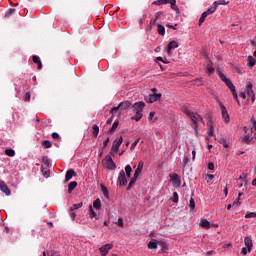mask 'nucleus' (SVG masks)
<instances>
[{
    "mask_svg": "<svg viewBox=\"0 0 256 256\" xmlns=\"http://www.w3.org/2000/svg\"><path fill=\"white\" fill-rule=\"evenodd\" d=\"M93 207H94V209H97V210H99V209H101V199H96L94 202H93Z\"/></svg>",
    "mask_w": 256,
    "mask_h": 256,
    "instance_id": "40",
    "label": "nucleus"
},
{
    "mask_svg": "<svg viewBox=\"0 0 256 256\" xmlns=\"http://www.w3.org/2000/svg\"><path fill=\"white\" fill-rule=\"evenodd\" d=\"M201 227H203L204 229H209L211 227V222H209V220L207 219H202Z\"/></svg>",
    "mask_w": 256,
    "mask_h": 256,
    "instance_id": "30",
    "label": "nucleus"
},
{
    "mask_svg": "<svg viewBox=\"0 0 256 256\" xmlns=\"http://www.w3.org/2000/svg\"><path fill=\"white\" fill-rule=\"evenodd\" d=\"M230 91L232 92L233 97H237V90L234 88L230 89Z\"/></svg>",
    "mask_w": 256,
    "mask_h": 256,
    "instance_id": "61",
    "label": "nucleus"
},
{
    "mask_svg": "<svg viewBox=\"0 0 256 256\" xmlns=\"http://www.w3.org/2000/svg\"><path fill=\"white\" fill-rule=\"evenodd\" d=\"M32 61L38 65V69H43V63L41 62V58H39V56L34 55L32 57Z\"/></svg>",
    "mask_w": 256,
    "mask_h": 256,
    "instance_id": "21",
    "label": "nucleus"
},
{
    "mask_svg": "<svg viewBox=\"0 0 256 256\" xmlns=\"http://www.w3.org/2000/svg\"><path fill=\"white\" fill-rule=\"evenodd\" d=\"M77 187V182L73 181L68 184V193H73V190Z\"/></svg>",
    "mask_w": 256,
    "mask_h": 256,
    "instance_id": "34",
    "label": "nucleus"
},
{
    "mask_svg": "<svg viewBox=\"0 0 256 256\" xmlns=\"http://www.w3.org/2000/svg\"><path fill=\"white\" fill-rule=\"evenodd\" d=\"M117 225L123 227V218H118Z\"/></svg>",
    "mask_w": 256,
    "mask_h": 256,
    "instance_id": "60",
    "label": "nucleus"
},
{
    "mask_svg": "<svg viewBox=\"0 0 256 256\" xmlns=\"http://www.w3.org/2000/svg\"><path fill=\"white\" fill-rule=\"evenodd\" d=\"M119 109L121 110L120 104L116 107H113L111 111H112V113H117V111H119Z\"/></svg>",
    "mask_w": 256,
    "mask_h": 256,
    "instance_id": "58",
    "label": "nucleus"
},
{
    "mask_svg": "<svg viewBox=\"0 0 256 256\" xmlns=\"http://www.w3.org/2000/svg\"><path fill=\"white\" fill-rule=\"evenodd\" d=\"M218 76L220 77L221 81H223V83H225V81H227L229 79L221 71L218 72Z\"/></svg>",
    "mask_w": 256,
    "mask_h": 256,
    "instance_id": "45",
    "label": "nucleus"
},
{
    "mask_svg": "<svg viewBox=\"0 0 256 256\" xmlns=\"http://www.w3.org/2000/svg\"><path fill=\"white\" fill-rule=\"evenodd\" d=\"M122 143H123V136H120L118 140L116 139L113 141V145L110 152L111 155H113V152L117 153L119 151V147H121Z\"/></svg>",
    "mask_w": 256,
    "mask_h": 256,
    "instance_id": "6",
    "label": "nucleus"
},
{
    "mask_svg": "<svg viewBox=\"0 0 256 256\" xmlns=\"http://www.w3.org/2000/svg\"><path fill=\"white\" fill-rule=\"evenodd\" d=\"M207 73H209V75H212V73H215V68L209 66V67L207 68Z\"/></svg>",
    "mask_w": 256,
    "mask_h": 256,
    "instance_id": "56",
    "label": "nucleus"
},
{
    "mask_svg": "<svg viewBox=\"0 0 256 256\" xmlns=\"http://www.w3.org/2000/svg\"><path fill=\"white\" fill-rule=\"evenodd\" d=\"M251 141H253V137H251V135H249V134H246L242 138V143H247V145H251Z\"/></svg>",
    "mask_w": 256,
    "mask_h": 256,
    "instance_id": "26",
    "label": "nucleus"
},
{
    "mask_svg": "<svg viewBox=\"0 0 256 256\" xmlns=\"http://www.w3.org/2000/svg\"><path fill=\"white\" fill-rule=\"evenodd\" d=\"M81 207H83V202L73 204L72 207H70L69 211L70 213H73V211H76V209H81Z\"/></svg>",
    "mask_w": 256,
    "mask_h": 256,
    "instance_id": "33",
    "label": "nucleus"
},
{
    "mask_svg": "<svg viewBox=\"0 0 256 256\" xmlns=\"http://www.w3.org/2000/svg\"><path fill=\"white\" fill-rule=\"evenodd\" d=\"M224 83L230 90L235 88V85H233V82H231L229 79L227 81H225Z\"/></svg>",
    "mask_w": 256,
    "mask_h": 256,
    "instance_id": "47",
    "label": "nucleus"
},
{
    "mask_svg": "<svg viewBox=\"0 0 256 256\" xmlns=\"http://www.w3.org/2000/svg\"><path fill=\"white\" fill-rule=\"evenodd\" d=\"M89 215H90V218L91 219H94V218H96V219H99V218H97V213H95V210L93 209V206H89Z\"/></svg>",
    "mask_w": 256,
    "mask_h": 256,
    "instance_id": "36",
    "label": "nucleus"
},
{
    "mask_svg": "<svg viewBox=\"0 0 256 256\" xmlns=\"http://www.w3.org/2000/svg\"><path fill=\"white\" fill-rule=\"evenodd\" d=\"M208 169H209L210 171H213V170L215 169V164H214L213 162H209V163H208Z\"/></svg>",
    "mask_w": 256,
    "mask_h": 256,
    "instance_id": "57",
    "label": "nucleus"
},
{
    "mask_svg": "<svg viewBox=\"0 0 256 256\" xmlns=\"http://www.w3.org/2000/svg\"><path fill=\"white\" fill-rule=\"evenodd\" d=\"M239 95H240V97H242V99H247L246 92H240Z\"/></svg>",
    "mask_w": 256,
    "mask_h": 256,
    "instance_id": "64",
    "label": "nucleus"
},
{
    "mask_svg": "<svg viewBox=\"0 0 256 256\" xmlns=\"http://www.w3.org/2000/svg\"><path fill=\"white\" fill-rule=\"evenodd\" d=\"M170 179L174 181V183L177 184L178 187H181V178L179 177V174L173 173L169 175Z\"/></svg>",
    "mask_w": 256,
    "mask_h": 256,
    "instance_id": "17",
    "label": "nucleus"
},
{
    "mask_svg": "<svg viewBox=\"0 0 256 256\" xmlns=\"http://www.w3.org/2000/svg\"><path fill=\"white\" fill-rule=\"evenodd\" d=\"M224 83L230 90L235 88V85H233V82H231L229 79L227 81H225Z\"/></svg>",
    "mask_w": 256,
    "mask_h": 256,
    "instance_id": "46",
    "label": "nucleus"
},
{
    "mask_svg": "<svg viewBox=\"0 0 256 256\" xmlns=\"http://www.w3.org/2000/svg\"><path fill=\"white\" fill-rule=\"evenodd\" d=\"M209 127L208 135L209 137H215V126L213 125V121L207 123Z\"/></svg>",
    "mask_w": 256,
    "mask_h": 256,
    "instance_id": "18",
    "label": "nucleus"
},
{
    "mask_svg": "<svg viewBox=\"0 0 256 256\" xmlns=\"http://www.w3.org/2000/svg\"><path fill=\"white\" fill-rule=\"evenodd\" d=\"M152 93L146 97V102L147 103H155L156 101H159L162 97L161 93H157V88H152L151 89Z\"/></svg>",
    "mask_w": 256,
    "mask_h": 256,
    "instance_id": "3",
    "label": "nucleus"
},
{
    "mask_svg": "<svg viewBox=\"0 0 256 256\" xmlns=\"http://www.w3.org/2000/svg\"><path fill=\"white\" fill-rule=\"evenodd\" d=\"M244 244L245 247L248 249V253H251V251L253 250V240L251 239V237L246 236L244 238Z\"/></svg>",
    "mask_w": 256,
    "mask_h": 256,
    "instance_id": "11",
    "label": "nucleus"
},
{
    "mask_svg": "<svg viewBox=\"0 0 256 256\" xmlns=\"http://www.w3.org/2000/svg\"><path fill=\"white\" fill-rule=\"evenodd\" d=\"M152 5H170L171 9L173 11H176V13H179V7H177V0H156L152 2Z\"/></svg>",
    "mask_w": 256,
    "mask_h": 256,
    "instance_id": "2",
    "label": "nucleus"
},
{
    "mask_svg": "<svg viewBox=\"0 0 256 256\" xmlns=\"http://www.w3.org/2000/svg\"><path fill=\"white\" fill-rule=\"evenodd\" d=\"M41 171H42L43 177H45V179H49V177H50L49 167H47L45 165H41Z\"/></svg>",
    "mask_w": 256,
    "mask_h": 256,
    "instance_id": "20",
    "label": "nucleus"
},
{
    "mask_svg": "<svg viewBox=\"0 0 256 256\" xmlns=\"http://www.w3.org/2000/svg\"><path fill=\"white\" fill-rule=\"evenodd\" d=\"M255 65H256L255 58H253V56H248V64H247V66L252 68V67H255Z\"/></svg>",
    "mask_w": 256,
    "mask_h": 256,
    "instance_id": "31",
    "label": "nucleus"
},
{
    "mask_svg": "<svg viewBox=\"0 0 256 256\" xmlns=\"http://www.w3.org/2000/svg\"><path fill=\"white\" fill-rule=\"evenodd\" d=\"M245 93L248 95V97H251V95H255V92L253 91V83H246Z\"/></svg>",
    "mask_w": 256,
    "mask_h": 256,
    "instance_id": "15",
    "label": "nucleus"
},
{
    "mask_svg": "<svg viewBox=\"0 0 256 256\" xmlns=\"http://www.w3.org/2000/svg\"><path fill=\"white\" fill-rule=\"evenodd\" d=\"M143 119V112H135V115L131 117L132 121H141Z\"/></svg>",
    "mask_w": 256,
    "mask_h": 256,
    "instance_id": "24",
    "label": "nucleus"
},
{
    "mask_svg": "<svg viewBox=\"0 0 256 256\" xmlns=\"http://www.w3.org/2000/svg\"><path fill=\"white\" fill-rule=\"evenodd\" d=\"M92 129H93V135L95 136V137H97L98 135H99V125H97V124H95V125H93L92 126Z\"/></svg>",
    "mask_w": 256,
    "mask_h": 256,
    "instance_id": "41",
    "label": "nucleus"
},
{
    "mask_svg": "<svg viewBox=\"0 0 256 256\" xmlns=\"http://www.w3.org/2000/svg\"><path fill=\"white\" fill-rule=\"evenodd\" d=\"M189 209L190 211H193L195 209V199L193 198H190Z\"/></svg>",
    "mask_w": 256,
    "mask_h": 256,
    "instance_id": "44",
    "label": "nucleus"
},
{
    "mask_svg": "<svg viewBox=\"0 0 256 256\" xmlns=\"http://www.w3.org/2000/svg\"><path fill=\"white\" fill-rule=\"evenodd\" d=\"M207 17H209L207 15V13L203 12L200 19H199V26L201 27V25H203V23H205V19H207Z\"/></svg>",
    "mask_w": 256,
    "mask_h": 256,
    "instance_id": "39",
    "label": "nucleus"
},
{
    "mask_svg": "<svg viewBox=\"0 0 256 256\" xmlns=\"http://www.w3.org/2000/svg\"><path fill=\"white\" fill-rule=\"evenodd\" d=\"M159 247H161V251L162 253H167V251H169V247H167V243L160 241L158 242Z\"/></svg>",
    "mask_w": 256,
    "mask_h": 256,
    "instance_id": "22",
    "label": "nucleus"
},
{
    "mask_svg": "<svg viewBox=\"0 0 256 256\" xmlns=\"http://www.w3.org/2000/svg\"><path fill=\"white\" fill-rule=\"evenodd\" d=\"M256 217V213L255 212H248L245 215V219H251V218H255Z\"/></svg>",
    "mask_w": 256,
    "mask_h": 256,
    "instance_id": "48",
    "label": "nucleus"
},
{
    "mask_svg": "<svg viewBox=\"0 0 256 256\" xmlns=\"http://www.w3.org/2000/svg\"><path fill=\"white\" fill-rule=\"evenodd\" d=\"M189 118L191 119V121L194 123V129H197V122L199 121H203V117H201L199 114L192 112V114L189 116Z\"/></svg>",
    "mask_w": 256,
    "mask_h": 256,
    "instance_id": "10",
    "label": "nucleus"
},
{
    "mask_svg": "<svg viewBox=\"0 0 256 256\" xmlns=\"http://www.w3.org/2000/svg\"><path fill=\"white\" fill-rule=\"evenodd\" d=\"M159 62H162V63H169V61H165L163 57L159 56L156 58V63H159Z\"/></svg>",
    "mask_w": 256,
    "mask_h": 256,
    "instance_id": "52",
    "label": "nucleus"
},
{
    "mask_svg": "<svg viewBox=\"0 0 256 256\" xmlns=\"http://www.w3.org/2000/svg\"><path fill=\"white\" fill-rule=\"evenodd\" d=\"M0 191H2V193H5V195H7V197H9V195H11V190L9 189L7 184H5V182H3L1 180H0Z\"/></svg>",
    "mask_w": 256,
    "mask_h": 256,
    "instance_id": "14",
    "label": "nucleus"
},
{
    "mask_svg": "<svg viewBox=\"0 0 256 256\" xmlns=\"http://www.w3.org/2000/svg\"><path fill=\"white\" fill-rule=\"evenodd\" d=\"M131 173H133V168L129 164L125 166V170L119 172L117 181L121 187L127 185L128 179L131 178Z\"/></svg>",
    "mask_w": 256,
    "mask_h": 256,
    "instance_id": "1",
    "label": "nucleus"
},
{
    "mask_svg": "<svg viewBox=\"0 0 256 256\" xmlns=\"http://www.w3.org/2000/svg\"><path fill=\"white\" fill-rule=\"evenodd\" d=\"M132 103H130L129 101H124L120 103V111L121 113H127V111H129V109H131L132 107Z\"/></svg>",
    "mask_w": 256,
    "mask_h": 256,
    "instance_id": "9",
    "label": "nucleus"
},
{
    "mask_svg": "<svg viewBox=\"0 0 256 256\" xmlns=\"http://www.w3.org/2000/svg\"><path fill=\"white\" fill-rule=\"evenodd\" d=\"M233 206L237 205L238 207L241 206V198H238L236 202L232 204Z\"/></svg>",
    "mask_w": 256,
    "mask_h": 256,
    "instance_id": "62",
    "label": "nucleus"
},
{
    "mask_svg": "<svg viewBox=\"0 0 256 256\" xmlns=\"http://www.w3.org/2000/svg\"><path fill=\"white\" fill-rule=\"evenodd\" d=\"M100 189H101L104 197H106V199H109V190L107 189V187L105 185L101 184Z\"/></svg>",
    "mask_w": 256,
    "mask_h": 256,
    "instance_id": "28",
    "label": "nucleus"
},
{
    "mask_svg": "<svg viewBox=\"0 0 256 256\" xmlns=\"http://www.w3.org/2000/svg\"><path fill=\"white\" fill-rule=\"evenodd\" d=\"M148 249H157V242L156 241H150L148 243Z\"/></svg>",
    "mask_w": 256,
    "mask_h": 256,
    "instance_id": "43",
    "label": "nucleus"
},
{
    "mask_svg": "<svg viewBox=\"0 0 256 256\" xmlns=\"http://www.w3.org/2000/svg\"><path fill=\"white\" fill-rule=\"evenodd\" d=\"M220 109L222 113V119H224L225 123H229V112H227V108L223 103H220Z\"/></svg>",
    "mask_w": 256,
    "mask_h": 256,
    "instance_id": "7",
    "label": "nucleus"
},
{
    "mask_svg": "<svg viewBox=\"0 0 256 256\" xmlns=\"http://www.w3.org/2000/svg\"><path fill=\"white\" fill-rule=\"evenodd\" d=\"M135 183H137V178H135V176H133L131 179H130V182L126 188V191H131V189H133V185H135Z\"/></svg>",
    "mask_w": 256,
    "mask_h": 256,
    "instance_id": "23",
    "label": "nucleus"
},
{
    "mask_svg": "<svg viewBox=\"0 0 256 256\" xmlns=\"http://www.w3.org/2000/svg\"><path fill=\"white\" fill-rule=\"evenodd\" d=\"M75 175H77L75 173V170H73V169L68 170L65 175L64 183H68V181H71V179H73V177H75Z\"/></svg>",
    "mask_w": 256,
    "mask_h": 256,
    "instance_id": "16",
    "label": "nucleus"
},
{
    "mask_svg": "<svg viewBox=\"0 0 256 256\" xmlns=\"http://www.w3.org/2000/svg\"><path fill=\"white\" fill-rule=\"evenodd\" d=\"M173 203H179V194L177 192L173 193V199H172Z\"/></svg>",
    "mask_w": 256,
    "mask_h": 256,
    "instance_id": "49",
    "label": "nucleus"
},
{
    "mask_svg": "<svg viewBox=\"0 0 256 256\" xmlns=\"http://www.w3.org/2000/svg\"><path fill=\"white\" fill-rule=\"evenodd\" d=\"M158 34L161 35L162 37H165V26L158 24Z\"/></svg>",
    "mask_w": 256,
    "mask_h": 256,
    "instance_id": "35",
    "label": "nucleus"
},
{
    "mask_svg": "<svg viewBox=\"0 0 256 256\" xmlns=\"http://www.w3.org/2000/svg\"><path fill=\"white\" fill-rule=\"evenodd\" d=\"M238 179L239 181H247V174L242 173V175Z\"/></svg>",
    "mask_w": 256,
    "mask_h": 256,
    "instance_id": "53",
    "label": "nucleus"
},
{
    "mask_svg": "<svg viewBox=\"0 0 256 256\" xmlns=\"http://www.w3.org/2000/svg\"><path fill=\"white\" fill-rule=\"evenodd\" d=\"M42 145L45 149H51L53 147V144L49 140L42 141Z\"/></svg>",
    "mask_w": 256,
    "mask_h": 256,
    "instance_id": "37",
    "label": "nucleus"
},
{
    "mask_svg": "<svg viewBox=\"0 0 256 256\" xmlns=\"http://www.w3.org/2000/svg\"><path fill=\"white\" fill-rule=\"evenodd\" d=\"M214 7H219V5H229V2L225 1V0H218V1H215L214 3Z\"/></svg>",
    "mask_w": 256,
    "mask_h": 256,
    "instance_id": "38",
    "label": "nucleus"
},
{
    "mask_svg": "<svg viewBox=\"0 0 256 256\" xmlns=\"http://www.w3.org/2000/svg\"><path fill=\"white\" fill-rule=\"evenodd\" d=\"M177 47H179V43L177 41L175 40L170 41L167 46L168 55H171V51H173V49H177Z\"/></svg>",
    "mask_w": 256,
    "mask_h": 256,
    "instance_id": "13",
    "label": "nucleus"
},
{
    "mask_svg": "<svg viewBox=\"0 0 256 256\" xmlns=\"http://www.w3.org/2000/svg\"><path fill=\"white\" fill-rule=\"evenodd\" d=\"M111 249H113V244H105L102 247H100V253L102 256H107V254L109 253V251H111Z\"/></svg>",
    "mask_w": 256,
    "mask_h": 256,
    "instance_id": "8",
    "label": "nucleus"
},
{
    "mask_svg": "<svg viewBox=\"0 0 256 256\" xmlns=\"http://www.w3.org/2000/svg\"><path fill=\"white\" fill-rule=\"evenodd\" d=\"M52 139H59V133L57 132L52 133Z\"/></svg>",
    "mask_w": 256,
    "mask_h": 256,
    "instance_id": "63",
    "label": "nucleus"
},
{
    "mask_svg": "<svg viewBox=\"0 0 256 256\" xmlns=\"http://www.w3.org/2000/svg\"><path fill=\"white\" fill-rule=\"evenodd\" d=\"M138 144H139V139L135 140V141L132 143L130 149H132V150L135 149V147H137Z\"/></svg>",
    "mask_w": 256,
    "mask_h": 256,
    "instance_id": "55",
    "label": "nucleus"
},
{
    "mask_svg": "<svg viewBox=\"0 0 256 256\" xmlns=\"http://www.w3.org/2000/svg\"><path fill=\"white\" fill-rule=\"evenodd\" d=\"M247 253H249L248 248H247V247H243V248L241 249V255H247Z\"/></svg>",
    "mask_w": 256,
    "mask_h": 256,
    "instance_id": "54",
    "label": "nucleus"
},
{
    "mask_svg": "<svg viewBox=\"0 0 256 256\" xmlns=\"http://www.w3.org/2000/svg\"><path fill=\"white\" fill-rule=\"evenodd\" d=\"M5 153L8 157H15V150L13 149H6Z\"/></svg>",
    "mask_w": 256,
    "mask_h": 256,
    "instance_id": "42",
    "label": "nucleus"
},
{
    "mask_svg": "<svg viewBox=\"0 0 256 256\" xmlns=\"http://www.w3.org/2000/svg\"><path fill=\"white\" fill-rule=\"evenodd\" d=\"M24 101H31V93L26 92L24 95Z\"/></svg>",
    "mask_w": 256,
    "mask_h": 256,
    "instance_id": "51",
    "label": "nucleus"
},
{
    "mask_svg": "<svg viewBox=\"0 0 256 256\" xmlns=\"http://www.w3.org/2000/svg\"><path fill=\"white\" fill-rule=\"evenodd\" d=\"M217 141H218V143L223 145V147H225V149L229 148V143H227V140L224 137H219L217 139Z\"/></svg>",
    "mask_w": 256,
    "mask_h": 256,
    "instance_id": "27",
    "label": "nucleus"
},
{
    "mask_svg": "<svg viewBox=\"0 0 256 256\" xmlns=\"http://www.w3.org/2000/svg\"><path fill=\"white\" fill-rule=\"evenodd\" d=\"M144 165H145V163L143 161H139L137 169L135 170L133 177H135L136 179H139V175H141Z\"/></svg>",
    "mask_w": 256,
    "mask_h": 256,
    "instance_id": "12",
    "label": "nucleus"
},
{
    "mask_svg": "<svg viewBox=\"0 0 256 256\" xmlns=\"http://www.w3.org/2000/svg\"><path fill=\"white\" fill-rule=\"evenodd\" d=\"M184 113H185V115H187V117H190L192 114H193V112H191V111H189V109H184Z\"/></svg>",
    "mask_w": 256,
    "mask_h": 256,
    "instance_id": "59",
    "label": "nucleus"
},
{
    "mask_svg": "<svg viewBox=\"0 0 256 256\" xmlns=\"http://www.w3.org/2000/svg\"><path fill=\"white\" fill-rule=\"evenodd\" d=\"M143 109H145V102L143 101L136 102L131 106V111L134 113H143Z\"/></svg>",
    "mask_w": 256,
    "mask_h": 256,
    "instance_id": "5",
    "label": "nucleus"
},
{
    "mask_svg": "<svg viewBox=\"0 0 256 256\" xmlns=\"http://www.w3.org/2000/svg\"><path fill=\"white\" fill-rule=\"evenodd\" d=\"M157 25V18H154V16L150 20V26L155 27Z\"/></svg>",
    "mask_w": 256,
    "mask_h": 256,
    "instance_id": "50",
    "label": "nucleus"
},
{
    "mask_svg": "<svg viewBox=\"0 0 256 256\" xmlns=\"http://www.w3.org/2000/svg\"><path fill=\"white\" fill-rule=\"evenodd\" d=\"M215 11H217V8L214 4H212V6L210 8H208L204 13H206V15H213V13H215Z\"/></svg>",
    "mask_w": 256,
    "mask_h": 256,
    "instance_id": "32",
    "label": "nucleus"
},
{
    "mask_svg": "<svg viewBox=\"0 0 256 256\" xmlns=\"http://www.w3.org/2000/svg\"><path fill=\"white\" fill-rule=\"evenodd\" d=\"M42 165H44V167H51V160H49V157L47 156H43L42 157Z\"/></svg>",
    "mask_w": 256,
    "mask_h": 256,
    "instance_id": "29",
    "label": "nucleus"
},
{
    "mask_svg": "<svg viewBox=\"0 0 256 256\" xmlns=\"http://www.w3.org/2000/svg\"><path fill=\"white\" fill-rule=\"evenodd\" d=\"M104 163H105L106 169H109L110 171H115L117 169V164H115L111 155H107L105 157Z\"/></svg>",
    "mask_w": 256,
    "mask_h": 256,
    "instance_id": "4",
    "label": "nucleus"
},
{
    "mask_svg": "<svg viewBox=\"0 0 256 256\" xmlns=\"http://www.w3.org/2000/svg\"><path fill=\"white\" fill-rule=\"evenodd\" d=\"M117 127H119V120H115L112 127L107 131V134L113 135L115 131H117Z\"/></svg>",
    "mask_w": 256,
    "mask_h": 256,
    "instance_id": "19",
    "label": "nucleus"
},
{
    "mask_svg": "<svg viewBox=\"0 0 256 256\" xmlns=\"http://www.w3.org/2000/svg\"><path fill=\"white\" fill-rule=\"evenodd\" d=\"M16 12H17V10L14 9V8L8 9V10L5 12V15H4L5 19H9V17H11V15H15Z\"/></svg>",
    "mask_w": 256,
    "mask_h": 256,
    "instance_id": "25",
    "label": "nucleus"
}]
</instances>
